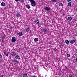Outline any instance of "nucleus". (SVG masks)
Segmentation results:
<instances>
[{"label": "nucleus", "mask_w": 77, "mask_h": 77, "mask_svg": "<svg viewBox=\"0 0 77 77\" xmlns=\"http://www.w3.org/2000/svg\"><path fill=\"white\" fill-rule=\"evenodd\" d=\"M26 8L28 9H30V6L29 5L27 4L26 5Z\"/></svg>", "instance_id": "dca6fc26"}, {"label": "nucleus", "mask_w": 77, "mask_h": 77, "mask_svg": "<svg viewBox=\"0 0 77 77\" xmlns=\"http://www.w3.org/2000/svg\"><path fill=\"white\" fill-rule=\"evenodd\" d=\"M65 42L67 45H68L69 44V41L68 40H66L65 41Z\"/></svg>", "instance_id": "ddd939ff"}, {"label": "nucleus", "mask_w": 77, "mask_h": 77, "mask_svg": "<svg viewBox=\"0 0 77 77\" xmlns=\"http://www.w3.org/2000/svg\"><path fill=\"white\" fill-rule=\"evenodd\" d=\"M70 56H71L70 55V54H67V57H70Z\"/></svg>", "instance_id": "5701e85b"}, {"label": "nucleus", "mask_w": 77, "mask_h": 77, "mask_svg": "<svg viewBox=\"0 0 77 77\" xmlns=\"http://www.w3.org/2000/svg\"><path fill=\"white\" fill-rule=\"evenodd\" d=\"M57 0H51V2L52 3H55L56 2Z\"/></svg>", "instance_id": "aec40b11"}, {"label": "nucleus", "mask_w": 77, "mask_h": 77, "mask_svg": "<svg viewBox=\"0 0 77 77\" xmlns=\"http://www.w3.org/2000/svg\"><path fill=\"white\" fill-rule=\"evenodd\" d=\"M75 41L74 40H72L70 41V43L71 44H74L75 43Z\"/></svg>", "instance_id": "6e6552de"}, {"label": "nucleus", "mask_w": 77, "mask_h": 77, "mask_svg": "<svg viewBox=\"0 0 77 77\" xmlns=\"http://www.w3.org/2000/svg\"><path fill=\"white\" fill-rule=\"evenodd\" d=\"M21 15L20 13H18L16 14V16L17 17H21Z\"/></svg>", "instance_id": "423d86ee"}, {"label": "nucleus", "mask_w": 77, "mask_h": 77, "mask_svg": "<svg viewBox=\"0 0 77 77\" xmlns=\"http://www.w3.org/2000/svg\"><path fill=\"white\" fill-rule=\"evenodd\" d=\"M38 38H35L34 39V41H35V42H37V41H38Z\"/></svg>", "instance_id": "f3484780"}, {"label": "nucleus", "mask_w": 77, "mask_h": 77, "mask_svg": "<svg viewBox=\"0 0 77 77\" xmlns=\"http://www.w3.org/2000/svg\"><path fill=\"white\" fill-rule=\"evenodd\" d=\"M21 0H18V1H19V2H21Z\"/></svg>", "instance_id": "2f4dec72"}, {"label": "nucleus", "mask_w": 77, "mask_h": 77, "mask_svg": "<svg viewBox=\"0 0 77 77\" xmlns=\"http://www.w3.org/2000/svg\"><path fill=\"white\" fill-rule=\"evenodd\" d=\"M18 35H19V36H21L23 35V33L19 32L18 33Z\"/></svg>", "instance_id": "4468645a"}, {"label": "nucleus", "mask_w": 77, "mask_h": 77, "mask_svg": "<svg viewBox=\"0 0 77 77\" xmlns=\"http://www.w3.org/2000/svg\"><path fill=\"white\" fill-rule=\"evenodd\" d=\"M67 2H70L71 0H66Z\"/></svg>", "instance_id": "393cba45"}, {"label": "nucleus", "mask_w": 77, "mask_h": 77, "mask_svg": "<svg viewBox=\"0 0 77 77\" xmlns=\"http://www.w3.org/2000/svg\"><path fill=\"white\" fill-rule=\"evenodd\" d=\"M20 2H23V1H21Z\"/></svg>", "instance_id": "473e14b6"}, {"label": "nucleus", "mask_w": 77, "mask_h": 77, "mask_svg": "<svg viewBox=\"0 0 77 77\" xmlns=\"http://www.w3.org/2000/svg\"><path fill=\"white\" fill-rule=\"evenodd\" d=\"M14 63H15V64H17V63H18V61L14 60Z\"/></svg>", "instance_id": "a211bd4d"}, {"label": "nucleus", "mask_w": 77, "mask_h": 77, "mask_svg": "<svg viewBox=\"0 0 77 77\" xmlns=\"http://www.w3.org/2000/svg\"><path fill=\"white\" fill-rule=\"evenodd\" d=\"M16 55V53L15 52H13L11 53V56H15Z\"/></svg>", "instance_id": "9b49d317"}, {"label": "nucleus", "mask_w": 77, "mask_h": 77, "mask_svg": "<svg viewBox=\"0 0 77 77\" xmlns=\"http://www.w3.org/2000/svg\"><path fill=\"white\" fill-rule=\"evenodd\" d=\"M42 32H44V34H46L48 32V30L47 28L43 29Z\"/></svg>", "instance_id": "f03ea898"}, {"label": "nucleus", "mask_w": 77, "mask_h": 77, "mask_svg": "<svg viewBox=\"0 0 77 77\" xmlns=\"http://www.w3.org/2000/svg\"><path fill=\"white\" fill-rule=\"evenodd\" d=\"M76 62H77V57L76 58Z\"/></svg>", "instance_id": "7c9ffc66"}, {"label": "nucleus", "mask_w": 77, "mask_h": 77, "mask_svg": "<svg viewBox=\"0 0 77 77\" xmlns=\"http://www.w3.org/2000/svg\"><path fill=\"white\" fill-rule=\"evenodd\" d=\"M27 74L24 73L23 75V77H27Z\"/></svg>", "instance_id": "2eb2a0df"}, {"label": "nucleus", "mask_w": 77, "mask_h": 77, "mask_svg": "<svg viewBox=\"0 0 77 77\" xmlns=\"http://www.w3.org/2000/svg\"><path fill=\"white\" fill-rule=\"evenodd\" d=\"M15 1V2H18V0H14Z\"/></svg>", "instance_id": "cd10ccee"}, {"label": "nucleus", "mask_w": 77, "mask_h": 77, "mask_svg": "<svg viewBox=\"0 0 77 77\" xmlns=\"http://www.w3.org/2000/svg\"><path fill=\"white\" fill-rule=\"evenodd\" d=\"M29 1L31 3V5L32 6H35L36 5V2L34 0H29Z\"/></svg>", "instance_id": "f257e3e1"}, {"label": "nucleus", "mask_w": 77, "mask_h": 77, "mask_svg": "<svg viewBox=\"0 0 77 77\" xmlns=\"http://www.w3.org/2000/svg\"><path fill=\"white\" fill-rule=\"evenodd\" d=\"M25 30L26 32H29V27L26 28L25 29Z\"/></svg>", "instance_id": "f8f14e48"}, {"label": "nucleus", "mask_w": 77, "mask_h": 77, "mask_svg": "<svg viewBox=\"0 0 77 77\" xmlns=\"http://www.w3.org/2000/svg\"><path fill=\"white\" fill-rule=\"evenodd\" d=\"M35 23L37 24H38V25H39L40 24V23H39V21L38 20H35L34 21Z\"/></svg>", "instance_id": "20e7f679"}, {"label": "nucleus", "mask_w": 77, "mask_h": 77, "mask_svg": "<svg viewBox=\"0 0 77 77\" xmlns=\"http://www.w3.org/2000/svg\"><path fill=\"white\" fill-rule=\"evenodd\" d=\"M68 5L69 6H71V3L69 2L68 4Z\"/></svg>", "instance_id": "6ab92c4d"}, {"label": "nucleus", "mask_w": 77, "mask_h": 77, "mask_svg": "<svg viewBox=\"0 0 77 77\" xmlns=\"http://www.w3.org/2000/svg\"><path fill=\"white\" fill-rule=\"evenodd\" d=\"M15 59H20V57L18 55H16L15 57Z\"/></svg>", "instance_id": "0eeeda50"}, {"label": "nucleus", "mask_w": 77, "mask_h": 77, "mask_svg": "<svg viewBox=\"0 0 77 77\" xmlns=\"http://www.w3.org/2000/svg\"><path fill=\"white\" fill-rule=\"evenodd\" d=\"M67 20L69 21H71L72 20V17H69L67 18Z\"/></svg>", "instance_id": "9d476101"}, {"label": "nucleus", "mask_w": 77, "mask_h": 77, "mask_svg": "<svg viewBox=\"0 0 77 77\" xmlns=\"http://www.w3.org/2000/svg\"><path fill=\"white\" fill-rule=\"evenodd\" d=\"M65 67H66V69H68V67H66V66H65Z\"/></svg>", "instance_id": "c756f323"}, {"label": "nucleus", "mask_w": 77, "mask_h": 77, "mask_svg": "<svg viewBox=\"0 0 77 77\" xmlns=\"http://www.w3.org/2000/svg\"><path fill=\"white\" fill-rule=\"evenodd\" d=\"M59 6H63V4L61 3H59Z\"/></svg>", "instance_id": "412c9836"}, {"label": "nucleus", "mask_w": 77, "mask_h": 77, "mask_svg": "<svg viewBox=\"0 0 77 77\" xmlns=\"http://www.w3.org/2000/svg\"><path fill=\"white\" fill-rule=\"evenodd\" d=\"M2 58V55H0V59Z\"/></svg>", "instance_id": "bb28decb"}, {"label": "nucleus", "mask_w": 77, "mask_h": 77, "mask_svg": "<svg viewBox=\"0 0 77 77\" xmlns=\"http://www.w3.org/2000/svg\"><path fill=\"white\" fill-rule=\"evenodd\" d=\"M2 77H3V75H2Z\"/></svg>", "instance_id": "72a5a7b5"}, {"label": "nucleus", "mask_w": 77, "mask_h": 77, "mask_svg": "<svg viewBox=\"0 0 77 77\" xmlns=\"http://www.w3.org/2000/svg\"><path fill=\"white\" fill-rule=\"evenodd\" d=\"M45 9L47 11H49L50 10V8L48 7H46L45 8Z\"/></svg>", "instance_id": "39448f33"}, {"label": "nucleus", "mask_w": 77, "mask_h": 77, "mask_svg": "<svg viewBox=\"0 0 77 77\" xmlns=\"http://www.w3.org/2000/svg\"><path fill=\"white\" fill-rule=\"evenodd\" d=\"M2 39H3L2 41V42H3V41H4V40H3V39H4V37H3Z\"/></svg>", "instance_id": "c85d7f7f"}, {"label": "nucleus", "mask_w": 77, "mask_h": 77, "mask_svg": "<svg viewBox=\"0 0 77 77\" xmlns=\"http://www.w3.org/2000/svg\"><path fill=\"white\" fill-rule=\"evenodd\" d=\"M69 77H72V75L71 74H70L69 75Z\"/></svg>", "instance_id": "b1692460"}, {"label": "nucleus", "mask_w": 77, "mask_h": 77, "mask_svg": "<svg viewBox=\"0 0 77 77\" xmlns=\"http://www.w3.org/2000/svg\"><path fill=\"white\" fill-rule=\"evenodd\" d=\"M11 41L13 42H15V41H16L15 37H13L12 38Z\"/></svg>", "instance_id": "7ed1b4c3"}, {"label": "nucleus", "mask_w": 77, "mask_h": 77, "mask_svg": "<svg viewBox=\"0 0 77 77\" xmlns=\"http://www.w3.org/2000/svg\"><path fill=\"white\" fill-rule=\"evenodd\" d=\"M3 53L5 54V55L6 56H8V54H7L6 53L5 51Z\"/></svg>", "instance_id": "4be33fe9"}, {"label": "nucleus", "mask_w": 77, "mask_h": 77, "mask_svg": "<svg viewBox=\"0 0 77 77\" xmlns=\"http://www.w3.org/2000/svg\"><path fill=\"white\" fill-rule=\"evenodd\" d=\"M5 4L4 2H2L1 4V6H5Z\"/></svg>", "instance_id": "1a4fd4ad"}, {"label": "nucleus", "mask_w": 77, "mask_h": 77, "mask_svg": "<svg viewBox=\"0 0 77 77\" xmlns=\"http://www.w3.org/2000/svg\"><path fill=\"white\" fill-rule=\"evenodd\" d=\"M75 57V56H72V58H74Z\"/></svg>", "instance_id": "a878e982"}]
</instances>
